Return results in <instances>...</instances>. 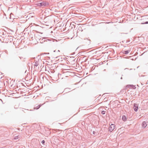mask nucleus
Listing matches in <instances>:
<instances>
[{
  "instance_id": "nucleus-1",
  "label": "nucleus",
  "mask_w": 148,
  "mask_h": 148,
  "mask_svg": "<svg viewBox=\"0 0 148 148\" xmlns=\"http://www.w3.org/2000/svg\"><path fill=\"white\" fill-rule=\"evenodd\" d=\"M51 76V79L55 81H56L58 79V74H52Z\"/></svg>"
},
{
  "instance_id": "nucleus-2",
  "label": "nucleus",
  "mask_w": 148,
  "mask_h": 148,
  "mask_svg": "<svg viewBox=\"0 0 148 148\" xmlns=\"http://www.w3.org/2000/svg\"><path fill=\"white\" fill-rule=\"evenodd\" d=\"M48 5V3L47 2L43 1L42 2H38L37 3V5L39 6H45Z\"/></svg>"
},
{
  "instance_id": "nucleus-3",
  "label": "nucleus",
  "mask_w": 148,
  "mask_h": 148,
  "mask_svg": "<svg viewBox=\"0 0 148 148\" xmlns=\"http://www.w3.org/2000/svg\"><path fill=\"white\" fill-rule=\"evenodd\" d=\"M115 125L114 124H111L109 128V131L110 132H112L114 129Z\"/></svg>"
},
{
  "instance_id": "nucleus-4",
  "label": "nucleus",
  "mask_w": 148,
  "mask_h": 148,
  "mask_svg": "<svg viewBox=\"0 0 148 148\" xmlns=\"http://www.w3.org/2000/svg\"><path fill=\"white\" fill-rule=\"evenodd\" d=\"M133 108L134 111L136 112L138 110V106L137 104L134 103L133 106Z\"/></svg>"
},
{
  "instance_id": "nucleus-5",
  "label": "nucleus",
  "mask_w": 148,
  "mask_h": 148,
  "mask_svg": "<svg viewBox=\"0 0 148 148\" xmlns=\"http://www.w3.org/2000/svg\"><path fill=\"white\" fill-rule=\"evenodd\" d=\"M126 87L129 88L135 89L136 88L135 86L133 85H128Z\"/></svg>"
},
{
  "instance_id": "nucleus-6",
  "label": "nucleus",
  "mask_w": 148,
  "mask_h": 148,
  "mask_svg": "<svg viewBox=\"0 0 148 148\" xmlns=\"http://www.w3.org/2000/svg\"><path fill=\"white\" fill-rule=\"evenodd\" d=\"M142 125L143 127L145 128L147 126V124L145 121H143L142 124Z\"/></svg>"
},
{
  "instance_id": "nucleus-7",
  "label": "nucleus",
  "mask_w": 148,
  "mask_h": 148,
  "mask_svg": "<svg viewBox=\"0 0 148 148\" xmlns=\"http://www.w3.org/2000/svg\"><path fill=\"white\" fill-rule=\"evenodd\" d=\"M41 106V105H40H40H36V106H35V107L34 108V109H39L40 107V106Z\"/></svg>"
},
{
  "instance_id": "nucleus-8",
  "label": "nucleus",
  "mask_w": 148,
  "mask_h": 148,
  "mask_svg": "<svg viewBox=\"0 0 148 148\" xmlns=\"http://www.w3.org/2000/svg\"><path fill=\"white\" fill-rule=\"evenodd\" d=\"M130 50L124 51L123 52V53L125 54H127L128 53H129L130 52Z\"/></svg>"
},
{
  "instance_id": "nucleus-9",
  "label": "nucleus",
  "mask_w": 148,
  "mask_h": 148,
  "mask_svg": "<svg viewBox=\"0 0 148 148\" xmlns=\"http://www.w3.org/2000/svg\"><path fill=\"white\" fill-rule=\"evenodd\" d=\"M122 119L124 121H125L126 120V117L125 116L123 115L122 117Z\"/></svg>"
},
{
  "instance_id": "nucleus-10",
  "label": "nucleus",
  "mask_w": 148,
  "mask_h": 148,
  "mask_svg": "<svg viewBox=\"0 0 148 148\" xmlns=\"http://www.w3.org/2000/svg\"><path fill=\"white\" fill-rule=\"evenodd\" d=\"M20 137L19 135H18L17 136H16L14 137V140H16L18 138H19Z\"/></svg>"
},
{
  "instance_id": "nucleus-11",
  "label": "nucleus",
  "mask_w": 148,
  "mask_h": 148,
  "mask_svg": "<svg viewBox=\"0 0 148 148\" xmlns=\"http://www.w3.org/2000/svg\"><path fill=\"white\" fill-rule=\"evenodd\" d=\"M39 64L38 62V61H36L35 62V64H34V66H36L37 67Z\"/></svg>"
},
{
  "instance_id": "nucleus-12",
  "label": "nucleus",
  "mask_w": 148,
  "mask_h": 148,
  "mask_svg": "<svg viewBox=\"0 0 148 148\" xmlns=\"http://www.w3.org/2000/svg\"><path fill=\"white\" fill-rule=\"evenodd\" d=\"M106 111H102V112H101V114H104L105 113H106Z\"/></svg>"
},
{
  "instance_id": "nucleus-13",
  "label": "nucleus",
  "mask_w": 148,
  "mask_h": 148,
  "mask_svg": "<svg viewBox=\"0 0 148 148\" xmlns=\"http://www.w3.org/2000/svg\"><path fill=\"white\" fill-rule=\"evenodd\" d=\"M50 72L52 74H53L55 72V71L54 70H50Z\"/></svg>"
},
{
  "instance_id": "nucleus-14",
  "label": "nucleus",
  "mask_w": 148,
  "mask_h": 148,
  "mask_svg": "<svg viewBox=\"0 0 148 148\" xmlns=\"http://www.w3.org/2000/svg\"><path fill=\"white\" fill-rule=\"evenodd\" d=\"M41 143L42 144H44L45 143V141L44 140H42V141Z\"/></svg>"
},
{
  "instance_id": "nucleus-15",
  "label": "nucleus",
  "mask_w": 148,
  "mask_h": 148,
  "mask_svg": "<svg viewBox=\"0 0 148 148\" xmlns=\"http://www.w3.org/2000/svg\"><path fill=\"white\" fill-rule=\"evenodd\" d=\"M142 24H148V21L146 22L145 23H142Z\"/></svg>"
},
{
  "instance_id": "nucleus-16",
  "label": "nucleus",
  "mask_w": 148,
  "mask_h": 148,
  "mask_svg": "<svg viewBox=\"0 0 148 148\" xmlns=\"http://www.w3.org/2000/svg\"><path fill=\"white\" fill-rule=\"evenodd\" d=\"M54 132H57V131L58 130H54Z\"/></svg>"
},
{
  "instance_id": "nucleus-17",
  "label": "nucleus",
  "mask_w": 148,
  "mask_h": 148,
  "mask_svg": "<svg viewBox=\"0 0 148 148\" xmlns=\"http://www.w3.org/2000/svg\"><path fill=\"white\" fill-rule=\"evenodd\" d=\"M95 132L94 131L93 132V134H95Z\"/></svg>"
},
{
  "instance_id": "nucleus-18",
  "label": "nucleus",
  "mask_w": 148,
  "mask_h": 148,
  "mask_svg": "<svg viewBox=\"0 0 148 148\" xmlns=\"http://www.w3.org/2000/svg\"><path fill=\"white\" fill-rule=\"evenodd\" d=\"M121 79H123V78H122V77H121Z\"/></svg>"
},
{
  "instance_id": "nucleus-19",
  "label": "nucleus",
  "mask_w": 148,
  "mask_h": 148,
  "mask_svg": "<svg viewBox=\"0 0 148 148\" xmlns=\"http://www.w3.org/2000/svg\"><path fill=\"white\" fill-rule=\"evenodd\" d=\"M111 22H109V23H110Z\"/></svg>"
}]
</instances>
